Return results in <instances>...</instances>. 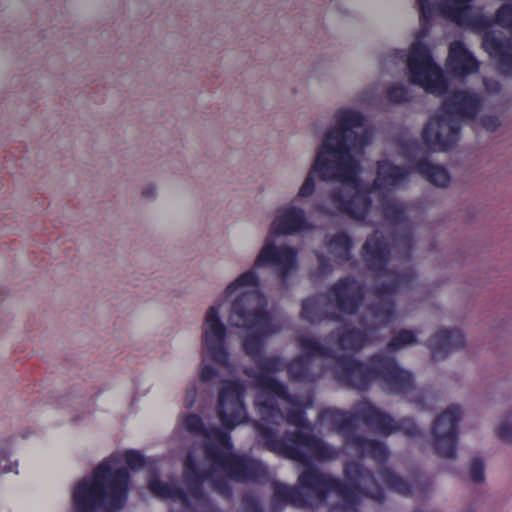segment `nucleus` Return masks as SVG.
I'll return each instance as SVG.
<instances>
[{"mask_svg":"<svg viewBox=\"0 0 512 512\" xmlns=\"http://www.w3.org/2000/svg\"><path fill=\"white\" fill-rule=\"evenodd\" d=\"M377 327L368 324L364 328L344 326L329 333V339L335 340L337 347L345 352L358 353L372 341L371 335Z\"/></svg>","mask_w":512,"mask_h":512,"instance_id":"18","label":"nucleus"},{"mask_svg":"<svg viewBox=\"0 0 512 512\" xmlns=\"http://www.w3.org/2000/svg\"><path fill=\"white\" fill-rule=\"evenodd\" d=\"M349 446L354 447L361 456H370L380 464H384L388 460L389 451L386 445L378 440L352 433L349 437Z\"/></svg>","mask_w":512,"mask_h":512,"instance_id":"28","label":"nucleus"},{"mask_svg":"<svg viewBox=\"0 0 512 512\" xmlns=\"http://www.w3.org/2000/svg\"><path fill=\"white\" fill-rule=\"evenodd\" d=\"M460 126L449 124L444 115L429 118L422 130V140L431 151H448L457 141Z\"/></svg>","mask_w":512,"mask_h":512,"instance_id":"15","label":"nucleus"},{"mask_svg":"<svg viewBox=\"0 0 512 512\" xmlns=\"http://www.w3.org/2000/svg\"><path fill=\"white\" fill-rule=\"evenodd\" d=\"M336 126L329 128L322 140L315 157L316 170L322 172L323 178L339 177L352 184H357L360 163L351 154L352 148L365 144L367 135H359L353 128L365 124L361 112L340 109L335 113Z\"/></svg>","mask_w":512,"mask_h":512,"instance_id":"5","label":"nucleus"},{"mask_svg":"<svg viewBox=\"0 0 512 512\" xmlns=\"http://www.w3.org/2000/svg\"><path fill=\"white\" fill-rule=\"evenodd\" d=\"M150 491L155 496H160V479H154L149 484Z\"/></svg>","mask_w":512,"mask_h":512,"instance_id":"51","label":"nucleus"},{"mask_svg":"<svg viewBox=\"0 0 512 512\" xmlns=\"http://www.w3.org/2000/svg\"><path fill=\"white\" fill-rule=\"evenodd\" d=\"M472 0H442L440 9L444 18L459 27L485 30L492 26V21L483 14H472Z\"/></svg>","mask_w":512,"mask_h":512,"instance_id":"16","label":"nucleus"},{"mask_svg":"<svg viewBox=\"0 0 512 512\" xmlns=\"http://www.w3.org/2000/svg\"><path fill=\"white\" fill-rule=\"evenodd\" d=\"M316 258H317L318 266H317V269H316L314 275L317 278H321V277L331 274L333 271V267H332V264H331L329 258H327L326 256H324L321 253H317Z\"/></svg>","mask_w":512,"mask_h":512,"instance_id":"44","label":"nucleus"},{"mask_svg":"<svg viewBox=\"0 0 512 512\" xmlns=\"http://www.w3.org/2000/svg\"><path fill=\"white\" fill-rule=\"evenodd\" d=\"M227 329L220 320L219 307L211 306L206 312L203 331V343L207 355L216 364L228 366L230 355L225 346Z\"/></svg>","mask_w":512,"mask_h":512,"instance_id":"13","label":"nucleus"},{"mask_svg":"<svg viewBox=\"0 0 512 512\" xmlns=\"http://www.w3.org/2000/svg\"><path fill=\"white\" fill-rule=\"evenodd\" d=\"M410 82L422 87L426 92L444 94L448 83L441 68L435 63L429 47L421 41L412 44L407 57Z\"/></svg>","mask_w":512,"mask_h":512,"instance_id":"9","label":"nucleus"},{"mask_svg":"<svg viewBox=\"0 0 512 512\" xmlns=\"http://www.w3.org/2000/svg\"><path fill=\"white\" fill-rule=\"evenodd\" d=\"M494 22L502 27L512 28V5H501L495 13Z\"/></svg>","mask_w":512,"mask_h":512,"instance_id":"40","label":"nucleus"},{"mask_svg":"<svg viewBox=\"0 0 512 512\" xmlns=\"http://www.w3.org/2000/svg\"><path fill=\"white\" fill-rule=\"evenodd\" d=\"M362 255L367 268L379 277H391L389 283H380L373 287V294L379 299H393L401 287L410 285L415 279L413 268L402 272L388 269L391 259V249L384 235L375 231L369 235L362 246Z\"/></svg>","mask_w":512,"mask_h":512,"instance_id":"6","label":"nucleus"},{"mask_svg":"<svg viewBox=\"0 0 512 512\" xmlns=\"http://www.w3.org/2000/svg\"><path fill=\"white\" fill-rule=\"evenodd\" d=\"M429 2V0H417L418 6L426 5Z\"/></svg>","mask_w":512,"mask_h":512,"instance_id":"53","label":"nucleus"},{"mask_svg":"<svg viewBox=\"0 0 512 512\" xmlns=\"http://www.w3.org/2000/svg\"><path fill=\"white\" fill-rule=\"evenodd\" d=\"M311 361L305 356L293 358L286 367L289 378L295 382H312L314 380L310 369Z\"/></svg>","mask_w":512,"mask_h":512,"instance_id":"33","label":"nucleus"},{"mask_svg":"<svg viewBox=\"0 0 512 512\" xmlns=\"http://www.w3.org/2000/svg\"><path fill=\"white\" fill-rule=\"evenodd\" d=\"M296 260L297 253L293 248L278 247L272 240L267 239L254 262V267H277L279 277L284 280L295 267Z\"/></svg>","mask_w":512,"mask_h":512,"instance_id":"17","label":"nucleus"},{"mask_svg":"<svg viewBox=\"0 0 512 512\" xmlns=\"http://www.w3.org/2000/svg\"><path fill=\"white\" fill-rule=\"evenodd\" d=\"M302 354L306 359L322 357L335 362L333 373L338 383L350 389L367 391L372 383L379 381L389 394L400 396L412 391L414 379L412 373L402 369L395 357L376 353L367 361L356 359L352 355L337 354L335 351L313 337L302 335L297 338Z\"/></svg>","mask_w":512,"mask_h":512,"instance_id":"2","label":"nucleus"},{"mask_svg":"<svg viewBox=\"0 0 512 512\" xmlns=\"http://www.w3.org/2000/svg\"><path fill=\"white\" fill-rule=\"evenodd\" d=\"M416 343L417 336L412 330L401 329L387 343V348L391 351H398L406 345H412Z\"/></svg>","mask_w":512,"mask_h":512,"instance_id":"36","label":"nucleus"},{"mask_svg":"<svg viewBox=\"0 0 512 512\" xmlns=\"http://www.w3.org/2000/svg\"><path fill=\"white\" fill-rule=\"evenodd\" d=\"M259 285V278L256 272L251 269L231 282L225 289V296L228 298L232 296L241 287H257Z\"/></svg>","mask_w":512,"mask_h":512,"instance_id":"34","label":"nucleus"},{"mask_svg":"<svg viewBox=\"0 0 512 512\" xmlns=\"http://www.w3.org/2000/svg\"><path fill=\"white\" fill-rule=\"evenodd\" d=\"M441 3L442 2H440L436 6H433L430 2H428L426 5L420 6L419 7V9H420V19L423 22L429 23L431 21V19L433 18L434 14H435V11H438L441 14H443L441 9H440ZM442 16L444 17V15H442Z\"/></svg>","mask_w":512,"mask_h":512,"instance_id":"45","label":"nucleus"},{"mask_svg":"<svg viewBox=\"0 0 512 512\" xmlns=\"http://www.w3.org/2000/svg\"><path fill=\"white\" fill-rule=\"evenodd\" d=\"M157 187L154 184H147L142 188L141 196L144 199H152L156 196Z\"/></svg>","mask_w":512,"mask_h":512,"instance_id":"50","label":"nucleus"},{"mask_svg":"<svg viewBox=\"0 0 512 512\" xmlns=\"http://www.w3.org/2000/svg\"><path fill=\"white\" fill-rule=\"evenodd\" d=\"M418 146V144L416 142H413V143H410L407 145V149H414Z\"/></svg>","mask_w":512,"mask_h":512,"instance_id":"54","label":"nucleus"},{"mask_svg":"<svg viewBox=\"0 0 512 512\" xmlns=\"http://www.w3.org/2000/svg\"><path fill=\"white\" fill-rule=\"evenodd\" d=\"M196 395H197L196 387L193 386V387L187 389L185 398H184V403L187 408L193 407L195 400H196Z\"/></svg>","mask_w":512,"mask_h":512,"instance_id":"49","label":"nucleus"},{"mask_svg":"<svg viewBox=\"0 0 512 512\" xmlns=\"http://www.w3.org/2000/svg\"><path fill=\"white\" fill-rule=\"evenodd\" d=\"M357 415L364 425L384 436H390L395 432H402L408 437L419 435V427L413 419L402 418L395 421L392 416L379 410L369 401H362L357 407Z\"/></svg>","mask_w":512,"mask_h":512,"instance_id":"12","label":"nucleus"},{"mask_svg":"<svg viewBox=\"0 0 512 512\" xmlns=\"http://www.w3.org/2000/svg\"><path fill=\"white\" fill-rule=\"evenodd\" d=\"M203 452L207 460L220 467L230 479L236 482L261 483L268 477L266 466L250 456L225 452L215 443H206Z\"/></svg>","mask_w":512,"mask_h":512,"instance_id":"8","label":"nucleus"},{"mask_svg":"<svg viewBox=\"0 0 512 512\" xmlns=\"http://www.w3.org/2000/svg\"><path fill=\"white\" fill-rule=\"evenodd\" d=\"M267 307V299L260 291L241 293L231 304L228 321L231 326L248 333L242 341L243 351L259 373L270 375L283 369V360L277 355L267 357L264 354L267 338L279 332Z\"/></svg>","mask_w":512,"mask_h":512,"instance_id":"4","label":"nucleus"},{"mask_svg":"<svg viewBox=\"0 0 512 512\" xmlns=\"http://www.w3.org/2000/svg\"><path fill=\"white\" fill-rule=\"evenodd\" d=\"M368 312L378 322L379 327H386L394 319L395 302L393 299L379 300L369 305Z\"/></svg>","mask_w":512,"mask_h":512,"instance_id":"32","label":"nucleus"},{"mask_svg":"<svg viewBox=\"0 0 512 512\" xmlns=\"http://www.w3.org/2000/svg\"><path fill=\"white\" fill-rule=\"evenodd\" d=\"M245 385L239 380H229L219 391L217 413L222 425L229 431L248 421L244 402Z\"/></svg>","mask_w":512,"mask_h":512,"instance_id":"11","label":"nucleus"},{"mask_svg":"<svg viewBox=\"0 0 512 512\" xmlns=\"http://www.w3.org/2000/svg\"><path fill=\"white\" fill-rule=\"evenodd\" d=\"M383 217L390 223L400 224L405 221V211L396 203H387L383 207Z\"/></svg>","mask_w":512,"mask_h":512,"instance_id":"39","label":"nucleus"},{"mask_svg":"<svg viewBox=\"0 0 512 512\" xmlns=\"http://www.w3.org/2000/svg\"><path fill=\"white\" fill-rule=\"evenodd\" d=\"M17 462H11L7 456L6 451L1 450L0 451V472L1 473H8L11 471H14L13 468L17 467Z\"/></svg>","mask_w":512,"mask_h":512,"instance_id":"46","label":"nucleus"},{"mask_svg":"<svg viewBox=\"0 0 512 512\" xmlns=\"http://www.w3.org/2000/svg\"><path fill=\"white\" fill-rule=\"evenodd\" d=\"M461 409L452 405L439 414L431 427L435 454L442 458H454L458 445V428Z\"/></svg>","mask_w":512,"mask_h":512,"instance_id":"10","label":"nucleus"},{"mask_svg":"<svg viewBox=\"0 0 512 512\" xmlns=\"http://www.w3.org/2000/svg\"><path fill=\"white\" fill-rule=\"evenodd\" d=\"M205 437L213 438L218 444L228 450L232 449L231 437L229 431H224L218 427L211 428L207 431Z\"/></svg>","mask_w":512,"mask_h":512,"instance_id":"41","label":"nucleus"},{"mask_svg":"<svg viewBox=\"0 0 512 512\" xmlns=\"http://www.w3.org/2000/svg\"><path fill=\"white\" fill-rule=\"evenodd\" d=\"M386 98L394 104L407 103L411 100L408 89L401 84L391 85L386 91Z\"/></svg>","mask_w":512,"mask_h":512,"instance_id":"38","label":"nucleus"},{"mask_svg":"<svg viewBox=\"0 0 512 512\" xmlns=\"http://www.w3.org/2000/svg\"><path fill=\"white\" fill-rule=\"evenodd\" d=\"M404 240L406 241L407 245L411 246L412 238H411L410 233H407V234L404 236Z\"/></svg>","mask_w":512,"mask_h":512,"instance_id":"52","label":"nucleus"},{"mask_svg":"<svg viewBox=\"0 0 512 512\" xmlns=\"http://www.w3.org/2000/svg\"><path fill=\"white\" fill-rule=\"evenodd\" d=\"M354 407V413L343 411L336 408H327L320 412V418L327 421L339 434L345 438V443L349 445V437L356 433V420H361L357 415V407Z\"/></svg>","mask_w":512,"mask_h":512,"instance_id":"25","label":"nucleus"},{"mask_svg":"<svg viewBox=\"0 0 512 512\" xmlns=\"http://www.w3.org/2000/svg\"><path fill=\"white\" fill-rule=\"evenodd\" d=\"M323 295H314L302 301L300 316L303 320L315 324L324 320L340 321L336 313H328L321 304Z\"/></svg>","mask_w":512,"mask_h":512,"instance_id":"29","label":"nucleus"},{"mask_svg":"<svg viewBox=\"0 0 512 512\" xmlns=\"http://www.w3.org/2000/svg\"><path fill=\"white\" fill-rule=\"evenodd\" d=\"M314 166L315 162L313 163L307 177L301 185L298 196L309 197L314 193V174H316L319 179L324 182H340L343 184V186L336 188L329 193V200L332 206L335 207L341 214L347 215L348 217L357 221H364L370 213L372 207V199L370 197V190H361L360 174H358L357 184H352L336 176L324 179L322 172L316 170Z\"/></svg>","mask_w":512,"mask_h":512,"instance_id":"7","label":"nucleus"},{"mask_svg":"<svg viewBox=\"0 0 512 512\" xmlns=\"http://www.w3.org/2000/svg\"><path fill=\"white\" fill-rule=\"evenodd\" d=\"M377 474L390 490L404 496H411L414 489L418 488L422 494L426 495L432 487V481L429 478L417 480L412 484L388 467L381 468Z\"/></svg>","mask_w":512,"mask_h":512,"instance_id":"24","label":"nucleus"},{"mask_svg":"<svg viewBox=\"0 0 512 512\" xmlns=\"http://www.w3.org/2000/svg\"><path fill=\"white\" fill-rule=\"evenodd\" d=\"M483 126L490 131H495L500 126V121L496 116H487L483 118Z\"/></svg>","mask_w":512,"mask_h":512,"instance_id":"48","label":"nucleus"},{"mask_svg":"<svg viewBox=\"0 0 512 512\" xmlns=\"http://www.w3.org/2000/svg\"><path fill=\"white\" fill-rule=\"evenodd\" d=\"M410 172L408 168L394 164L389 160L377 162V177L373 182V188H396L404 183Z\"/></svg>","mask_w":512,"mask_h":512,"instance_id":"26","label":"nucleus"},{"mask_svg":"<svg viewBox=\"0 0 512 512\" xmlns=\"http://www.w3.org/2000/svg\"><path fill=\"white\" fill-rule=\"evenodd\" d=\"M255 406L261 416L258 422L267 425L268 422L272 421L275 417L281 415V410L278 404L272 399L256 400ZM257 421H254L256 423ZM255 427V424H253Z\"/></svg>","mask_w":512,"mask_h":512,"instance_id":"35","label":"nucleus"},{"mask_svg":"<svg viewBox=\"0 0 512 512\" xmlns=\"http://www.w3.org/2000/svg\"><path fill=\"white\" fill-rule=\"evenodd\" d=\"M131 470L145 465L144 456L135 450L124 454L113 453L74 487L72 501L74 512H117L128 498Z\"/></svg>","mask_w":512,"mask_h":512,"instance_id":"3","label":"nucleus"},{"mask_svg":"<svg viewBox=\"0 0 512 512\" xmlns=\"http://www.w3.org/2000/svg\"><path fill=\"white\" fill-rule=\"evenodd\" d=\"M415 171L438 187H446L450 183V175L444 167L431 163L427 158L418 160L414 166Z\"/></svg>","mask_w":512,"mask_h":512,"instance_id":"30","label":"nucleus"},{"mask_svg":"<svg viewBox=\"0 0 512 512\" xmlns=\"http://www.w3.org/2000/svg\"><path fill=\"white\" fill-rule=\"evenodd\" d=\"M311 229L312 225L308 222L304 209L289 206L280 210L271 224L270 233L274 236H288Z\"/></svg>","mask_w":512,"mask_h":512,"instance_id":"19","label":"nucleus"},{"mask_svg":"<svg viewBox=\"0 0 512 512\" xmlns=\"http://www.w3.org/2000/svg\"><path fill=\"white\" fill-rule=\"evenodd\" d=\"M329 292L337 310L346 315H355L365 299L364 285L353 276L339 278Z\"/></svg>","mask_w":512,"mask_h":512,"instance_id":"14","label":"nucleus"},{"mask_svg":"<svg viewBox=\"0 0 512 512\" xmlns=\"http://www.w3.org/2000/svg\"><path fill=\"white\" fill-rule=\"evenodd\" d=\"M482 47L493 58L504 75L512 76V44L509 40L500 38L494 31L483 35Z\"/></svg>","mask_w":512,"mask_h":512,"instance_id":"22","label":"nucleus"},{"mask_svg":"<svg viewBox=\"0 0 512 512\" xmlns=\"http://www.w3.org/2000/svg\"><path fill=\"white\" fill-rule=\"evenodd\" d=\"M469 474L471 480L475 483H481L485 480V465L482 458L475 457L472 459Z\"/></svg>","mask_w":512,"mask_h":512,"instance_id":"42","label":"nucleus"},{"mask_svg":"<svg viewBox=\"0 0 512 512\" xmlns=\"http://www.w3.org/2000/svg\"><path fill=\"white\" fill-rule=\"evenodd\" d=\"M245 375L255 380L256 385L267 393L274 395L290 405H299V398L291 395L287 386L278 379L266 375L265 373H256L252 369H246Z\"/></svg>","mask_w":512,"mask_h":512,"instance_id":"27","label":"nucleus"},{"mask_svg":"<svg viewBox=\"0 0 512 512\" xmlns=\"http://www.w3.org/2000/svg\"><path fill=\"white\" fill-rule=\"evenodd\" d=\"M291 406L292 408L286 410L285 421L295 426V430H286L278 437L274 428L261 422L255 423L258 442L267 451L304 465L296 486L274 483L273 500L296 508H309L312 506L311 496L323 503L331 493H335L340 498V503L332 506L328 512H361V495L383 503L386 499L384 490L374 473L361 463L349 462L345 465L344 475L349 481L345 483L309 462L308 453L317 460H332L337 453L313 433L301 402Z\"/></svg>","mask_w":512,"mask_h":512,"instance_id":"1","label":"nucleus"},{"mask_svg":"<svg viewBox=\"0 0 512 512\" xmlns=\"http://www.w3.org/2000/svg\"><path fill=\"white\" fill-rule=\"evenodd\" d=\"M464 345L465 336L459 329H440L428 342L434 360L445 359L450 352L460 350Z\"/></svg>","mask_w":512,"mask_h":512,"instance_id":"23","label":"nucleus"},{"mask_svg":"<svg viewBox=\"0 0 512 512\" xmlns=\"http://www.w3.org/2000/svg\"><path fill=\"white\" fill-rule=\"evenodd\" d=\"M480 106L481 101L477 94L457 90L444 100L441 109L445 115L472 119L477 115Z\"/></svg>","mask_w":512,"mask_h":512,"instance_id":"21","label":"nucleus"},{"mask_svg":"<svg viewBox=\"0 0 512 512\" xmlns=\"http://www.w3.org/2000/svg\"><path fill=\"white\" fill-rule=\"evenodd\" d=\"M218 375V371L211 365H203L200 370V380L202 382H209Z\"/></svg>","mask_w":512,"mask_h":512,"instance_id":"47","label":"nucleus"},{"mask_svg":"<svg viewBox=\"0 0 512 512\" xmlns=\"http://www.w3.org/2000/svg\"><path fill=\"white\" fill-rule=\"evenodd\" d=\"M446 67L456 77H466L479 70L480 63L462 41L450 44Z\"/></svg>","mask_w":512,"mask_h":512,"instance_id":"20","label":"nucleus"},{"mask_svg":"<svg viewBox=\"0 0 512 512\" xmlns=\"http://www.w3.org/2000/svg\"><path fill=\"white\" fill-rule=\"evenodd\" d=\"M497 437L507 443H512V414H510L496 429Z\"/></svg>","mask_w":512,"mask_h":512,"instance_id":"43","label":"nucleus"},{"mask_svg":"<svg viewBox=\"0 0 512 512\" xmlns=\"http://www.w3.org/2000/svg\"><path fill=\"white\" fill-rule=\"evenodd\" d=\"M325 244L339 264H345L352 258L353 240L348 233H336L330 236Z\"/></svg>","mask_w":512,"mask_h":512,"instance_id":"31","label":"nucleus"},{"mask_svg":"<svg viewBox=\"0 0 512 512\" xmlns=\"http://www.w3.org/2000/svg\"><path fill=\"white\" fill-rule=\"evenodd\" d=\"M184 429L194 435H203L207 433V429L204 425L202 418L195 413L188 414L183 420Z\"/></svg>","mask_w":512,"mask_h":512,"instance_id":"37","label":"nucleus"}]
</instances>
